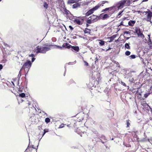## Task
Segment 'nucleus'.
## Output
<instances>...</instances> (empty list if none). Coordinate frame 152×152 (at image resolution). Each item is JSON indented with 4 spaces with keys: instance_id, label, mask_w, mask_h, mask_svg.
Instances as JSON below:
<instances>
[{
    "instance_id": "1",
    "label": "nucleus",
    "mask_w": 152,
    "mask_h": 152,
    "mask_svg": "<svg viewBox=\"0 0 152 152\" xmlns=\"http://www.w3.org/2000/svg\"><path fill=\"white\" fill-rule=\"evenodd\" d=\"M45 46L40 47L37 46L36 47L37 53H45L46 52L50 50V47L53 46L52 45H48L47 44L45 45Z\"/></svg>"
},
{
    "instance_id": "2",
    "label": "nucleus",
    "mask_w": 152,
    "mask_h": 152,
    "mask_svg": "<svg viewBox=\"0 0 152 152\" xmlns=\"http://www.w3.org/2000/svg\"><path fill=\"white\" fill-rule=\"evenodd\" d=\"M32 63L30 61H27L25 62L21 69V70L24 69L25 70V75L26 76V74H27L28 71L30 68Z\"/></svg>"
},
{
    "instance_id": "3",
    "label": "nucleus",
    "mask_w": 152,
    "mask_h": 152,
    "mask_svg": "<svg viewBox=\"0 0 152 152\" xmlns=\"http://www.w3.org/2000/svg\"><path fill=\"white\" fill-rule=\"evenodd\" d=\"M148 11L145 12V15L146 17V20L147 21L151 22V18L152 17V12L148 9L147 10Z\"/></svg>"
},
{
    "instance_id": "4",
    "label": "nucleus",
    "mask_w": 152,
    "mask_h": 152,
    "mask_svg": "<svg viewBox=\"0 0 152 152\" xmlns=\"http://www.w3.org/2000/svg\"><path fill=\"white\" fill-rule=\"evenodd\" d=\"M115 10V6H113L110 7L106 8L105 9L102 10V12H105L108 11L110 14H112L114 13Z\"/></svg>"
},
{
    "instance_id": "5",
    "label": "nucleus",
    "mask_w": 152,
    "mask_h": 152,
    "mask_svg": "<svg viewBox=\"0 0 152 152\" xmlns=\"http://www.w3.org/2000/svg\"><path fill=\"white\" fill-rule=\"evenodd\" d=\"M135 33L137 34L138 37H140L142 39L145 38V37L143 34H142V29L140 28H138L136 27L135 28Z\"/></svg>"
},
{
    "instance_id": "6",
    "label": "nucleus",
    "mask_w": 152,
    "mask_h": 152,
    "mask_svg": "<svg viewBox=\"0 0 152 152\" xmlns=\"http://www.w3.org/2000/svg\"><path fill=\"white\" fill-rule=\"evenodd\" d=\"M74 22L77 24L82 25L84 22V19L82 18L77 17L74 19Z\"/></svg>"
},
{
    "instance_id": "7",
    "label": "nucleus",
    "mask_w": 152,
    "mask_h": 152,
    "mask_svg": "<svg viewBox=\"0 0 152 152\" xmlns=\"http://www.w3.org/2000/svg\"><path fill=\"white\" fill-rule=\"evenodd\" d=\"M126 6V1L124 0H122L119 2L117 4V6L118 9H121L124 7V6Z\"/></svg>"
},
{
    "instance_id": "8",
    "label": "nucleus",
    "mask_w": 152,
    "mask_h": 152,
    "mask_svg": "<svg viewBox=\"0 0 152 152\" xmlns=\"http://www.w3.org/2000/svg\"><path fill=\"white\" fill-rule=\"evenodd\" d=\"M108 1H104L98 3L96 6L94 7L96 10L98 9L100 7L104 6V4L106 3H108Z\"/></svg>"
},
{
    "instance_id": "9",
    "label": "nucleus",
    "mask_w": 152,
    "mask_h": 152,
    "mask_svg": "<svg viewBox=\"0 0 152 152\" xmlns=\"http://www.w3.org/2000/svg\"><path fill=\"white\" fill-rule=\"evenodd\" d=\"M77 118L78 119L77 120V121H76V120H72V121L71 123L70 124L73 125L75 127H76V126H77L76 123L77 122V121H78L79 122H80V121H82L83 119V117H82L80 118L79 117Z\"/></svg>"
},
{
    "instance_id": "10",
    "label": "nucleus",
    "mask_w": 152,
    "mask_h": 152,
    "mask_svg": "<svg viewBox=\"0 0 152 152\" xmlns=\"http://www.w3.org/2000/svg\"><path fill=\"white\" fill-rule=\"evenodd\" d=\"M96 9L95 7H94L92 8L89 10L86 13V16H88L91 14L93 13L96 10Z\"/></svg>"
},
{
    "instance_id": "11",
    "label": "nucleus",
    "mask_w": 152,
    "mask_h": 152,
    "mask_svg": "<svg viewBox=\"0 0 152 152\" xmlns=\"http://www.w3.org/2000/svg\"><path fill=\"white\" fill-rule=\"evenodd\" d=\"M76 3L73 4L72 6V7L73 9L77 8L80 6L81 5V2H77Z\"/></svg>"
},
{
    "instance_id": "12",
    "label": "nucleus",
    "mask_w": 152,
    "mask_h": 152,
    "mask_svg": "<svg viewBox=\"0 0 152 152\" xmlns=\"http://www.w3.org/2000/svg\"><path fill=\"white\" fill-rule=\"evenodd\" d=\"M89 18L92 20L93 22L96 21L97 20V16L94 15L89 17Z\"/></svg>"
},
{
    "instance_id": "13",
    "label": "nucleus",
    "mask_w": 152,
    "mask_h": 152,
    "mask_svg": "<svg viewBox=\"0 0 152 152\" xmlns=\"http://www.w3.org/2000/svg\"><path fill=\"white\" fill-rule=\"evenodd\" d=\"M141 105L146 109H148V107H150V106L146 103L145 101H143Z\"/></svg>"
},
{
    "instance_id": "14",
    "label": "nucleus",
    "mask_w": 152,
    "mask_h": 152,
    "mask_svg": "<svg viewBox=\"0 0 152 152\" xmlns=\"http://www.w3.org/2000/svg\"><path fill=\"white\" fill-rule=\"evenodd\" d=\"M117 36L116 34H115L113 35L112 36L110 37H108L107 39H110V40L108 41L109 42H112L114 39Z\"/></svg>"
},
{
    "instance_id": "15",
    "label": "nucleus",
    "mask_w": 152,
    "mask_h": 152,
    "mask_svg": "<svg viewBox=\"0 0 152 152\" xmlns=\"http://www.w3.org/2000/svg\"><path fill=\"white\" fill-rule=\"evenodd\" d=\"M78 1V0H68L67 2V4H73L77 2Z\"/></svg>"
},
{
    "instance_id": "16",
    "label": "nucleus",
    "mask_w": 152,
    "mask_h": 152,
    "mask_svg": "<svg viewBox=\"0 0 152 152\" xmlns=\"http://www.w3.org/2000/svg\"><path fill=\"white\" fill-rule=\"evenodd\" d=\"M136 21L135 20H130L128 23V25L130 26H133L135 23Z\"/></svg>"
},
{
    "instance_id": "17",
    "label": "nucleus",
    "mask_w": 152,
    "mask_h": 152,
    "mask_svg": "<svg viewBox=\"0 0 152 152\" xmlns=\"http://www.w3.org/2000/svg\"><path fill=\"white\" fill-rule=\"evenodd\" d=\"M91 30L88 28H86L84 30V32L85 34H87L88 33L89 34H90L91 32Z\"/></svg>"
},
{
    "instance_id": "18",
    "label": "nucleus",
    "mask_w": 152,
    "mask_h": 152,
    "mask_svg": "<svg viewBox=\"0 0 152 152\" xmlns=\"http://www.w3.org/2000/svg\"><path fill=\"white\" fill-rule=\"evenodd\" d=\"M72 48L74 50L78 52L79 51V48L78 46H72Z\"/></svg>"
},
{
    "instance_id": "19",
    "label": "nucleus",
    "mask_w": 152,
    "mask_h": 152,
    "mask_svg": "<svg viewBox=\"0 0 152 152\" xmlns=\"http://www.w3.org/2000/svg\"><path fill=\"white\" fill-rule=\"evenodd\" d=\"M70 13V12L69 11L67 10L66 8L64 9V14H66V15H67Z\"/></svg>"
},
{
    "instance_id": "20",
    "label": "nucleus",
    "mask_w": 152,
    "mask_h": 152,
    "mask_svg": "<svg viewBox=\"0 0 152 152\" xmlns=\"http://www.w3.org/2000/svg\"><path fill=\"white\" fill-rule=\"evenodd\" d=\"M147 141H148V142H150V139H147L146 137L144 138H143L140 140V141L142 142H147Z\"/></svg>"
},
{
    "instance_id": "21",
    "label": "nucleus",
    "mask_w": 152,
    "mask_h": 152,
    "mask_svg": "<svg viewBox=\"0 0 152 152\" xmlns=\"http://www.w3.org/2000/svg\"><path fill=\"white\" fill-rule=\"evenodd\" d=\"M110 16L108 15L107 14H106L104 15L102 19L104 20L107 19V18H108Z\"/></svg>"
},
{
    "instance_id": "22",
    "label": "nucleus",
    "mask_w": 152,
    "mask_h": 152,
    "mask_svg": "<svg viewBox=\"0 0 152 152\" xmlns=\"http://www.w3.org/2000/svg\"><path fill=\"white\" fill-rule=\"evenodd\" d=\"M126 1V6H129L131 4L130 0H124Z\"/></svg>"
},
{
    "instance_id": "23",
    "label": "nucleus",
    "mask_w": 152,
    "mask_h": 152,
    "mask_svg": "<svg viewBox=\"0 0 152 152\" xmlns=\"http://www.w3.org/2000/svg\"><path fill=\"white\" fill-rule=\"evenodd\" d=\"M32 148L33 149H36V148L35 147H34V145H30V144L29 143L28 144V146L27 147V149H29L30 150V148Z\"/></svg>"
},
{
    "instance_id": "24",
    "label": "nucleus",
    "mask_w": 152,
    "mask_h": 152,
    "mask_svg": "<svg viewBox=\"0 0 152 152\" xmlns=\"http://www.w3.org/2000/svg\"><path fill=\"white\" fill-rule=\"evenodd\" d=\"M86 22L89 24H90L92 23L93 22L92 21V20L89 17L88 18V19L87 20Z\"/></svg>"
},
{
    "instance_id": "25",
    "label": "nucleus",
    "mask_w": 152,
    "mask_h": 152,
    "mask_svg": "<svg viewBox=\"0 0 152 152\" xmlns=\"http://www.w3.org/2000/svg\"><path fill=\"white\" fill-rule=\"evenodd\" d=\"M43 6L46 9H47L48 7V4L45 2H44Z\"/></svg>"
},
{
    "instance_id": "26",
    "label": "nucleus",
    "mask_w": 152,
    "mask_h": 152,
    "mask_svg": "<svg viewBox=\"0 0 152 152\" xmlns=\"http://www.w3.org/2000/svg\"><path fill=\"white\" fill-rule=\"evenodd\" d=\"M100 42H99V44L100 45L102 46L104 45L105 42L102 40H99Z\"/></svg>"
},
{
    "instance_id": "27",
    "label": "nucleus",
    "mask_w": 152,
    "mask_h": 152,
    "mask_svg": "<svg viewBox=\"0 0 152 152\" xmlns=\"http://www.w3.org/2000/svg\"><path fill=\"white\" fill-rule=\"evenodd\" d=\"M125 47L126 48H127L128 49H130V47L128 43H126L125 45Z\"/></svg>"
},
{
    "instance_id": "28",
    "label": "nucleus",
    "mask_w": 152,
    "mask_h": 152,
    "mask_svg": "<svg viewBox=\"0 0 152 152\" xmlns=\"http://www.w3.org/2000/svg\"><path fill=\"white\" fill-rule=\"evenodd\" d=\"M55 46L57 48H59L60 49H62V47H65V44H64L63 45H62V47L59 46H58L57 45H55Z\"/></svg>"
},
{
    "instance_id": "29",
    "label": "nucleus",
    "mask_w": 152,
    "mask_h": 152,
    "mask_svg": "<svg viewBox=\"0 0 152 152\" xmlns=\"http://www.w3.org/2000/svg\"><path fill=\"white\" fill-rule=\"evenodd\" d=\"M75 82L72 80H70L68 83V85H70L72 84L75 83Z\"/></svg>"
},
{
    "instance_id": "30",
    "label": "nucleus",
    "mask_w": 152,
    "mask_h": 152,
    "mask_svg": "<svg viewBox=\"0 0 152 152\" xmlns=\"http://www.w3.org/2000/svg\"><path fill=\"white\" fill-rule=\"evenodd\" d=\"M129 58L131 59H134L136 58V56L134 55H132L129 56Z\"/></svg>"
},
{
    "instance_id": "31",
    "label": "nucleus",
    "mask_w": 152,
    "mask_h": 152,
    "mask_svg": "<svg viewBox=\"0 0 152 152\" xmlns=\"http://www.w3.org/2000/svg\"><path fill=\"white\" fill-rule=\"evenodd\" d=\"M151 94V93H150V92H149V93H145V94H144V97L146 98H147V97L150 95Z\"/></svg>"
},
{
    "instance_id": "32",
    "label": "nucleus",
    "mask_w": 152,
    "mask_h": 152,
    "mask_svg": "<svg viewBox=\"0 0 152 152\" xmlns=\"http://www.w3.org/2000/svg\"><path fill=\"white\" fill-rule=\"evenodd\" d=\"M50 120L49 118H47L45 119V121L47 123H48L50 122Z\"/></svg>"
},
{
    "instance_id": "33",
    "label": "nucleus",
    "mask_w": 152,
    "mask_h": 152,
    "mask_svg": "<svg viewBox=\"0 0 152 152\" xmlns=\"http://www.w3.org/2000/svg\"><path fill=\"white\" fill-rule=\"evenodd\" d=\"M19 96L20 97L23 98L26 95L24 93H22L19 94Z\"/></svg>"
},
{
    "instance_id": "34",
    "label": "nucleus",
    "mask_w": 152,
    "mask_h": 152,
    "mask_svg": "<svg viewBox=\"0 0 152 152\" xmlns=\"http://www.w3.org/2000/svg\"><path fill=\"white\" fill-rule=\"evenodd\" d=\"M49 131V129H45L44 130V133L42 134V136H43L47 132Z\"/></svg>"
},
{
    "instance_id": "35",
    "label": "nucleus",
    "mask_w": 152,
    "mask_h": 152,
    "mask_svg": "<svg viewBox=\"0 0 152 152\" xmlns=\"http://www.w3.org/2000/svg\"><path fill=\"white\" fill-rule=\"evenodd\" d=\"M131 52L129 51H126L125 52V54L127 56H129L130 55Z\"/></svg>"
},
{
    "instance_id": "36",
    "label": "nucleus",
    "mask_w": 152,
    "mask_h": 152,
    "mask_svg": "<svg viewBox=\"0 0 152 152\" xmlns=\"http://www.w3.org/2000/svg\"><path fill=\"white\" fill-rule=\"evenodd\" d=\"M130 120H127L126 121L127 127H129L130 125Z\"/></svg>"
},
{
    "instance_id": "37",
    "label": "nucleus",
    "mask_w": 152,
    "mask_h": 152,
    "mask_svg": "<svg viewBox=\"0 0 152 152\" xmlns=\"http://www.w3.org/2000/svg\"><path fill=\"white\" fill-rule=\"evenodd\" d=\"M121 84L123 86L125 87L126 86V84L124 82H123L122 81H121Z\"/></svg>"
},
{
    "instance_id": "38",
    "label": "nucleus",
    "mask_w": 152,
    "mask_h": 152,
    "mask_svg": "<svg viewBox=\"0 0 152 152\" xmlns=\"http://www.w3.org/2000/svg\"><path fill=\"white\" fill-rule=\"evenodd\" d=\"M67 124H65V125H66ZM64 124H61L59 126V128H62L64 126Z\"/></svg>"
},
{
    "instance_id": "39",
    "label": "nucleus",
    "mask_w": 152,
    "mask_h": 152,
    "mask_svg": "<svg viewBox=\"0 0 152 152\" xmlns=\"http://www.w3.org/2000/svg\"><path fill=\"white\" fill-rule=\"evenodd\" d=\"M83 62L84 63V65L85 66H88V63H87L86 61L84 60L83 61Z\"/></svg>"
},
{
    "instance_id": "40",
    "label": "nucleus",
    "mask_w": 152,
    "mask_h": 152,
    "mask_svg": "<svg viewBox=\"0 0 152 152\" xmlns=\"http://www.w3.org/2000/svg\"><path fill=\"white\" fill-rule=\"evenodd\" d=\"M72 46L71 45H69H69H68V46H67V47H66V48H68V49H69V48H72Z\"/></svg>"
},
{
    "instance_id": "41",
    "label": "nucleus",
    "mask_w": 152,
    "mask_h": 152,
    "mask_svg": "<svg viewBox=\"0 0 152 152\" xmlns=\"http://www.w3.org/2000/svg\"><path fill=\"white\" fill-rule=\"evenodd\" d=\"M121 25H122V26H124L125 25H124V22L123 21H121L120 24L118 26H120Z\"/></svg>"
},
{
    "instance_id": "42",
    "label": "nucleus",
    "mask_w": 152,
    "mask_h": 152,
    "mask_svg": "<svg viewBox=\"0 0 152 152\" xmlns=\"http://www.w3.org/2000/svg\"><path fill=\"white\" fill-rule=\"evenodd\" d=\"M21 70H20L19 71L18 74V76L20 77L21 76Z\"/></svg>"
},
{
    "instance_id": "43",
    "label": "nucleus",
    "mask_w": 152,
    "mask_h": 152,
    "mask_svg": "<svg viewBox=\"0 0 152 152\" xmlns=\"http://www.w3.org/2000/svg\"><path fill=\"white\" fill-rule=\"evenodd\" d=\"M123 11H121L119 12L118 13V15H121L123 12Z\"/></svg>"
},
{
    "instance_id": "44",
    "label": "nucleus",
    "mask_w": 152,
    "mask_h": 152,
    "mask_svg": "<svg viewBox=\"0 0 152 152\" xmlns=\"http://www.w3.org/2000/svg\"><path fill=\"white\" fill-rule=\"evenodd\" d=\"M34 56V55L33 53H31V54L29 55V56L30 57H33V56Z\"/></svg>"
},
{
    "instance_id": "45",
    "label": "nucleus",
    "mask_w": 152,
    "mask_h": 152,
    "mask_svg": "<svg viewBox=\"0 0 152 152\" xmlns=\"http://www.w3.org/2000/svg\"><path fill=\"white\" fill-rule=\"evenodd\" d=\"M69 27L71 30H72L73 29V28L71 26H69Z\"/></svg>"
},
{
    "instance_id": "46",
    "label": "nucleus",
    "mask_w": 152,
    "mask_h": 152,
    "mask_svg": "<svg viewBox=\"0 0 152 152\" xmlns=\"http://www.w3.org/2000/svg\"><path fill=\"white\" fill-rule=\"evenodd\" d=\"M124 34H129V32L128 31H125L124 32Z\"/></svg>"
},
{
    "instance_id": "47",
    "label": "nucleus",
    "mask_w": 152,
    "mask_h": 152,
    "mask_svg": "<svg viewBox=\"0 0 152 152\" xmlns=\"http://www.w3.org/2000/svg\"><path fill=\"white\" fill-rule=\"evenodd\" d=\"M3 68V66L1 64H0V70L1 69Z\"/></svg>"
},
{
    "instance_id": "48",
    "label": "nucleus",
    "mask_w": 152,
    "mask_h": 152,
    "mask_svg": "<svg viewBox=\"0 0 152 152\" xmlns=\"http://www.w3.org/2000/svg\"><path fill=\"white\" fill-rule=\"evenodd\" d=\"M65 47L66 46V47H67V46H68V45H69V44L68 43H65Z\"/></svg>"
},
{
    "instance_id": "49",
    "label": "nucleus",
    "mask_w": 152,
    "mask_h": 152,
    "mask_svg": "<svg viewBox=\"0 0 152 152\" xmlns=\"http://www.w3.org/2000/svg\"><path fill=\"white\" fill-rule=\"evenodd\" d=\"M35 59V58H33L32 59V61L33 62L34 60Z\"/></svg>"
},
{
    "instance_id": "50",
    "label": "nucleus",
    "mask_w": 152,
    "mask_h": 152,
    "mask_svg": "<svg viewBox=\"0 0 152 152\" xmlns=\"http://www.w3.org/2000/svg\"><path fill=\"white\" fill-rule=\"evenodd\" d=\"M111 49V48L110 47H109V48L108 49L106 50V51H107L108 50H110Z\"/></svg>"
},
{
    "instance_id": "51",
    "label": "nucleus",
    "mask_w": 152,
    "mask_h": 152,
    "mask_svg": "<svg viewBox=\"0 0 152 152\" xmlns=\"http://www.w3.org/2000/svg\"><path fill=\"white\" fill-rule=\"evenodd\" d=\"M148 0H143L142 1V2L147 1Z\"/></svg>"
},
{
    "instance_id": "52",
    "label": "nucleus",
    "mask_w": 152,
    "mask_h": 152,
    "mask_svg": "<svg viewBox=\"0 0 152 152\" xmlns=\"http://www.w3.org/2000/svg\"><path fill=\"white\" fill-rule=\"evenodd\" d=\"M151 140L152 142V137H151L150 139V141Z\"/></svg>"
},
{
    "instance_id": "53",
    "label": "nucleus",
    "mask_w": 152,
    "mask_h": 152,
    "mask_svg": "<svg viewBox=\"0 0 152 152\" xmlns=\"http://www.w3.org/2000/svg\"><path fill=\"white\" fill-rule=\"evenodd\" d=\"M89 26V25L88 24H86V27H87Z\"/></svg>"
},
{
    "instance_id": "54",
    "label": "nucleus",
    "mask_w": 152,
    "mask_h": 152,
    "mask_svg": "<svg viewBox=\"0 0 152 152\" xmlns=\"http://www.w3.org/2000/svg\"><path fill=\"white\" fill-rule=\"evenodd\" d=\"M19 91L20 92H22L23 91L22 90H19Z\"/></svg>"
},
{
    "instance_id": "55",
    "label": "nucleus",
    "mask_w": 152,
    "mask_h": 152,
    "mask_svg": "<svg viewBox=\"0 0 152 152\" xmlns=\"http://www.w3.org/2000/svg\"><path fill=\"white\" fill-rule=\"evenodd\" d=\"M70 124H67V126H68V127H69V125Z\"/></svg>"
},
{
    "instance_id": "56",
    "label": "nucleus",
    "mask_w": 152,
    "mask_h": 152,
    "mask_svg": "<svg viewBox=\"0 0 152 152\" xmlns=\"http://www.w3.org/2000/svg\"><path fill=\"white\" fill-rule=\"evenodd\" d=\"M138 0H134L133 1H138Z\"/></svg>"
},
{
    "instance_id": "57",
    "label": "nucleus",
    "mask_w": 152,
    "mask_h": 152,
    "mask_svg": "<svg viewBox=\"0 0 152 152\" xmlns=\"http://www.w3.org/2000/svg\"><path fill=\"white\" fill-rule=\"evenodd\" d=\"M151 10H152V6H151Z\"/></svg>"
},
{
    "instance_id": "58",
    "label": "nucleus",
    "mask_w": 152,
    "mask_h": 152,
    "mask_svg": "<svg viewBox=\"0 0 152 152\" xmlns=\"http://www.w3.org/2000/svg\"><path fill=\"white\" fill-rule=\"evenodd\" d=\"M28 105H30L31 104V103L29 102V103H28Z\"/></svg>"
},
{
    "instance_id": "59",
    "label": "nucleus",
    "mask_w": 152,
    "mask_h": 152,
    "mask_svg": "<svg viewBox=\"0 0 152 152\" xmlns=\"http://www.w3.org/2000/svg\"><path fill=\"white\" fill-rule=\"evenodd\" d=\"M112 140H114V138H112V139H111Z\"/></svg>"
},
{
    "instance_id": "60",
    "label": "nucleus",
    "mask_w": 152,
    "mask_h": 152,
    "mask_svg": "<svg viewBox=\"0 0 152 152\" xmlns=\"http://www.w3.org/2000/svg\"><path fill=\"white\" fill-rule=\"evenodd\" d=\"M24 152H28L26 150Z\"/></svg>"
},
{
    "instance_id": "61",
    "label": "nucleus",
    "mask_w": 152,
    "mask_h": 152,
    "mask_svg": "<svg viewBox=\"0 0 152 152\" xmlns=\"http://www.w3.org/2000/svg\"><path fill=\"white\" fill-rule=\"evenodd\" d=\"M149 40H150V41L151 40L150 39V38H149Z\"/></svg>"
},
{
    "instance_id": "62",
    "label": "nucleus",
    "mask_w": 152,
    "mask_h": 152,
    "mask_svg": "<svg viewBox=\"0 0 152 152\" xmlns=\"http://www.w3.org/2000/svg\"><path fill=\"white\" fill-rule=\"evenodd\" d=\"M102 142L103 143H104L103 142Z\"/></svg>"
},
{
    "instance_id": "63",
    "label": "nucleus",
    "mask_w": 152,
    "mask_h": 152,
    "mask_svg": "<svg viewBox=\"0 0 152 152\" xmlns=\"http://www.w3.org/2000/svg\"><path fill=\"white\" fill-rule=\"evenodd\" d=\"M1 1V0H0V2Z\"/></svg>"
}]
</instances>
